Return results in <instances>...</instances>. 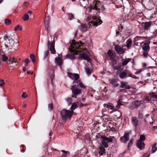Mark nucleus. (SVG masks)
<instances>
[{"instance_id": "obj_1", "label": "nucleus", "mask_w": 157, "mask_h": 157, "mask_svg": "<svg viewBox=\"0 0 157 157\" xmlns=\"http://www.w3.org/2000/svg\"><path fill=\"white\" fill-rule=\"evenodd\" d=\"M72 44L71 45V48L70 49L72 52H75L76 54L82 52L80 55V57L83 59L87 60L88 62H90V59L88 56V51L87 49H84L82 48L83 44L81 42H75V41H73Z\"/></svg>"}, {"instance_id": "obj_2", "label": "nucleus", "mask_w": 157, "mask_h": 157, "mask_svg": "<svg viewBox=\"0 0 157 157\" xmlns=\"http://www.w3.org/2000/svg\"><path fill=\"white\" fill-rule=\"evenodd\" d=\"M90 19H91V21L88 24L86 25V24H81L78 27V29L82 32H85L88 29L91 28L92 26H97L98 25L101 24L102 23V21L98 18L97 16H93L92 18L90 16H87L86 21H88Z\"/></svg>"}, {"instance_id": "obj_3", "label": "nucleus", "mask_w": 157, "mask_h": 157, "mask_svg": "<svg viewBox=\"0 0 157 157\" xmlns=\"http://www.w3.org/2000/svg\"><path fill=\"white\" fill-rule=\"evenodd\" d=\"M140 43V45L143 44L142 46L143 50V56L144 57V58H147L148 57L151 58L148 53V52L150 50L149 42L146 41L145 42H142V43Z\"/></svg>"}, {"instance_id": "obj_4", "label": "nucleus", "mask_w": 157, "mask_h": 157, "mask_svg": "<svg viewBox=\"0 0 157 157\" xmlns=\"http://www.w3.org/2000/svg\"><path fill=\"white\" fill-rule=\"evenodd\" d=\"M74 113L73 111L65 109L62 110L61 112V115L63 120L70 119Z\"/></svg>"}, {"instance_id": "obj_5", "label": "nucleus", "mask_w": 157, "mask_h": 157, "mask_svg": "<svg viewBox=\"0 0 157 157\" xmlns=\"http://www.w3.org/2000/svg\"><path fill=\"white\" fill-rule=\"evenodd\" d=\"M100 4L99 1H93V3L90 4V7L86 9L85 11L86 14L90 13L92 10L100 9L99 6Z\"/></svg>"}, {"instance_id": "obj_6", "label": "nucleus", "mask_w": 157, "mask_h": 157, "mask_svg": "<svg viewBox=\"0 0 157 157\" xmlns=\"http://www.w3.org/2000/svg\"><path fill=\"white\" fill-rule=\"evenodd\" d=\"M1 38L0 39V44L1 47H2V46L4 45L6 48L8 49V50L9 51H10L12 49L14 50H16L17 49V47H14V44H13L12 42H8V44H7L6 43V42H3V41H1Z\"/></svg>"}, {"instance_id": "obj_7", "label": "nucleus", "mask_w": 157, "mask_h": 157, "mask_svg": "<svg viewBox=\"0 0 157 157\" xmlns=\"http://www.w3.org/2000/svg\"><path fill=\"white\" fill-rule=\"evenodd\" d=\"M131 132V131H128L124 132V136L121 137L120 139V141L121 143L125 144L129 140V135Z\"/></svg>"}, {"instance_id": "obj_8", "label": "nucleus", "mask_w": 157, "mask_h": 157, "mask_svg": "<svg viewBox=\"0 0 157 157\" xmlns=\"http://www.w3.org/2000/svg\"><path fill=\"white\" fill-rule=\"evenodd\" d=\"M142 101H134L130 104L129 107L132 110L137 109L141 104H142Z\"/></svg>"}, {"instance_id": "obj_9", "label": "nucleus", "mask_w": 157, "mask_h": 157, "mask_svg": "<svg viewBox=\"0 0 157 157\" xmlns=\"http://www.w3.org/2000/svg\"><path fill=\"white\" fill-rule=\"evenodd\" d=\"M131 123L132 126L136 129L139 125V121L136 117H132L131 118Z\"/></svg>"}, {"instance_id": "obj_10", "label": "nucleus", "mask_w": 157, "mask_h": 157, "mask_svg": "<svg viewBox=\"0 0 157 157\" xmlns=\"http://www.w3.org/2000/svg\"><path fill=\"white\" fill-rule=\"evenodd\" d=\"M4 40L2 41V39H1V40L3 42H6V43L8 44V42L11 41V42L13 43V44H17V43H15L13 40H12V38H11L7 34H5L3 36Z\"/></svg>"}, {"instance_id": "obj_11", "label": "nucleus", "mask_w": 157, "mask_h": 157, "mask_svg": "<svg viewBox=\"0 0 157 157\" xmlns=\"http://www.w3.org/2000/svg\"><path fill=\"white\" fill-rule=\"evenodd\" d=\"M50 44V51L51 53L53 54H55L56 52L55 48V41L54 40H53L52 41V42L50 43V41H48V45L49 47V46Z\"/></svg>"}, {"instance_id": "obj_12", "label": "nucleus", "mask_w": 157, "mask_h": 157, "mask_svg": "<svg viewBox=\"0 0 157 157\" xmlns=\"http://www.w3.org/2000/svg\"><path fill=\"white\" fill-rule=\"evenodd\" d=\"M71 88L72 93L75 95H77L81 92V90L80 89L76 88L75 85L72 86Z\"/></svg>"}, {"instance_id": "obj_13", "label": "nucleus", "mask_w": 157, "mask_h": 157, "mask_svg": "<svg viewBox=\"0 0 157 157\" xmlns=\"http://www.w3.org/2000/svg\"><path fill=\"white\" fill-rule=\"evenodd\" d=\"M118 81V79L116 78H110L109 79L110 84L113 85L114 87H118L119 85V84L117 83Z\"/></svg>"}, {"instance_id": "obj_14", "label": "nucleus", "mask_w": 157, "mask_h": 157, "mask_svg": "<svg viewBox=\"0 0 157 157\" xmlns=\"http://www.w3.org/2000/svg\"><path fill=\"white\" fill-rule=\"evenodd\" d=\"M115 49L117 53L119 54H122L124 52V48L122 47L119 46L118 45H117L115 46Z\"/></svg>"}, {"instance_id": "obj_15", "label": "nucleus", "mask_w": 157, "mask_h": 157, "mask_svg": "<svg viewBox=\"0 0 157 157\" xmlns=\"http://www.w3.org/2000/svg\"><path fill=\"white\" fill-rule=\"evenodd\" d=\"M136 145L138 148L140 150H142L144 148L145 145L143 142L137 141Z\"/></svg>"}, {"instance_id": "obj_16", "label": "nucleus", "mask_w": 157, "mask_h": 157, "mask_svg": "<svg viewBox=\"0 0 157 157\" xmlns=\"http://www.w3.org/2000/svg\"><path fill=\"white\" fill-rule=\"evenodd\" d=\"M152 24V22L151 21L146 22L144 23V29L146 30H148L150 28Z\"/></svg>"}, {"instance_id": "obj_17", "label": "nucleus", "mask_w": 157, "mask_h": 157, "mask_svg": "<svg viewBox=\"0 0 157 157\" xmlns=\"http://www.w3.org/2000/svg\"><path fill=\"white\" fill-rule=\"evenodd\" d=\"M79 77L78 74H74V78L75 80L73 81V83H79L80 81V80L78 79Z\"/></svg>"}, {"instance_id": "obj_18", "label": "nucleus", "mask_w": 157, "mask_h": 157, "mask_svg": "<svg viewBox=\"0 0 157 157\" xmlns=\"http://www.w3.org/2000/svg\"><path fill=\"white\" fill-rule=\"evenodd\" d=\"M101 138L102 139L104 140L105 141L108 143L111 142L113 141V139L109 137H107L106 136L102 135L101 136Z\"/></svg>"}, {"instance_id": "obj_19", "label": "nucleus", "mask_w": 157, "mask_h": 157, "mask_svg": "<svg viewBox=\"0 0 157 157\" xmlns=\"http://www.w3.org/2000/svg\"><path fill=\"white\" fill-rule=\"evenodd\" d=\"M132 40L131 38L128 39L126 41V46L128 49H129L131 48L132 46Z\"/></svg>"}, {"instance_id": "obj_20", "label": "nucleus", "mask_w": 157, "mask_h": 157, "mask_svg": "<svg viewBox=\"0 0 157 157\" xmlns=\"http://www.w3.org/2000/svg\"><path fill=\"white\" fill-rule=\"evenodd\" d=\"M127 83L126 82H121L120 87L121 88H125L126 89H129L130 86L129 85H127Z\"/></svg>"}, {"instance_id": "obj_21", "label": "nucleus", "mask_w": 157, "mask_h": 157, "mask_svg": "<svg viewBox=\"0 0 157 157\" xmlns=\"http://www.w3.org/2000/svg\"><path fill=\"white\" fill-rule=\"evenodd\" d=\"M55 59L56 63L60 66H61L62 63L61 59L60 58H56Z\"/></svg>"}, {"instance_id": "obj_22", "label": "nucleus", "mask_w": 157, "mask_h": 157, "mask_svg": "<svg viewBox=\"0 0 157 157\" xmlns=\"http://www.w3.org/2000/svg\"><path fill=\"white\" fill-rule=\"evenodd\" d=\"M49 75L51 79V82L52 83L53 80L54 78V71L53 70H51V72L49 74Z\"/></svg>"}, {"instance_id": "obj_23", "label": "nucleus", "mask_w": 157, "mask_h": 157, "mask_svg": "<svg viewBox=\"0 0 157 157\" xmlns=\"http://www.w3.org/2000/svg\"><path fill=\"white\" fill-rule=\"evenodd\" d=\"M80 4L82 6L85 7L89 4V1H81Z\"/></svg>"}, {"instance_id": "obj_24", "label": "nucleus", "mask_w": 157, "mask_h": 157, "mask_svg": "<svg viewBox=\"0 0 157 157\" xmlns=\"http://www.w3.org/2000/svg\"><path fill=\"white\" fill-rule=\"evenodd\" d=\"M78 102L73 103L70 109L72 110L75 109L78 106Z\"/></svg>"}, {"instance_id": "obj_25", "label": "nucleus", "mask_w": 157, "mask_h": 157, "mask_svg": "<svg viewBox=\"0 0 157 157\" xmlns=\"http://www.w3.org/2000/svg\"><path fill=\"white\" fill-rule=\"evenodd\" d=\"M145 39V37H141L139 36H136L134 38V41H136L138 40H144Z\"/></svg>"}, {"instance_id": "obj_26", "label": "nucleus", "mask_w": 157, "mask_h": 157, "mask_svg": "<svg viewBox=\"0 0 157 157\" xmlns=\"http://www.w3.org/2000/svg\"><path fill=\"white\" fill-rule=\"evenodd\" d=\"M131 60V59L128 58L123 61L122 63V65L123 66L126 65Z\"/></svg>"}, {"instance_id": "obj_27", "label": "nucleus", "mask_w": 157, "mask_h": 157, "mask_svg": "<svg viewBox=\"0 0 157 157\" xmlns=\"http://www.w3.org/2000/svg\"><path fill=\"white\" fill-rule=\"evenodd\" d=\"M66 57L68 58L72 59H75V55L73 54H68L66 55Z\"/></svg>"}, {"instance_id": "obj_28", "label": "nucleus", "mask_w": 157, "mask_h": 157, "mask_svg": "<svg viewBox=\"0 0 157 157\" xmlns=\"http://www.w3.org/2000/svg\"><path fill=\"white\" fill-rule=\"evenodd\" d=\"M3 62H6L8 59V57L4 53L1 57V59Z\"/></svg>"}, {"instance_id": "obj_29", "label": "nucleus", "mask_w": 157, "mask_h": 157, "mask_svg": "<svg viewBox=\"0 0 157 157\" xmlns=\"http://www.w3.org/2000/svg\"><path fill=\"white\" fill-rule=\"evenodd\" d=\"M157 144L155 143L152 146V150L151 152V153H155L157 150V148L156 147Z\"/></svg>"}, {"instance_id": "obj_30", "label": "nucleus", "mask_w": 157, "mask_h": 157, "mask_svg": "<svg viewBox=\"0 0 157 157\" xmlns=\"http://www.w3.org/2000/svg\"><path fill=\"white\" fill-rule=\"evenodd\" d=\"M151 96L153 98L155 99V100L153 101L154 102H157V95L155 93L152 92L151 93Z\"/></svg>"}, {"instance_id": "obj_31", "label": "nucleus", "mask_w": 157, "mask_h": 157, "mask_svg": "<svg viewBox=\"0 0 157 157\" xmlns=\"http://www.w3.org/2000/svg\"><path fill=\"white\" fill-rule=\"evenodd\" d=\"M127 75V74L124 71L122 72L120 74L119 76L121 78H124Z\"/></svg>"}, {"instance_id": "obj_32", "label": "nucleus", "mask_w": 157, "mask_h": 157, "mask_svg": "<svg viewBox=\"0 0 157 157\" xmlns=\"http://www.w3.org/2000/svg\"><path fill=\"white\" fill-rule=\"evenodd\" d=\"M100 150L99 151V154L100 155H102L105 152V149L103 147H101L100 148Z\"/></svg>"}, {"instance_id": "obj_33", "label": "nucleus", "mask_w": 157, "mask_h": 157, "mask_svg": "<svg viewBox=\"0 0 157 157\" xmlns=\"http://www.w3.org/2000/svg\"><path fill=\"white\" fill-rule=\"evenodd\" d=\"M102 140L101 141V143L102 144V145L104 147H105L107 148L108 146V144L107 143V142H106L104 140L102 139Z\"/></svg>"}, {"instance_id": "obj_34", "label": "nucleus", "mask_w": 157, "mask_h": 157, "mask_svg": "<svg viewBox=\"0 0 157 157\" xmlns=\"http://www.w3.org/2000/svg\"><path fill=\"white\" fill-rule=\"evenodd\" d=\"M61 151L63 153L62 155H61L60 157H66L67 156V153L69 152L68 151H65L64 150H62Z\"/></svg>"}, {"instance_id": "obj_35", "label": "nucleus", "mask_w": 157, "mask_h": 157, "mask_svg": "<svg viewBox=\"0 0 157 157\" xmlns=\"http://www.w3.org/2000/svg\"><path fill=\"white\" fill-rule=\"evenodd\" d=\"M85 71L87 74L88 75H90L91 73L90 70V69L89 67H87L85 68Z\"/></svg>"}, {"instance_id": "obj_36", "label": "nucleus", "mask_w": 157, "mask_h": 157, "mask_svg": "<svg viewBox=\"0 0 157 157\" xmlns=\"http://www.w3.org/2000/svg\"><path fill=\"white\" fill-rule=\"evenodd\" d=\"M68 19L70 20H71L74 18V16L72 13H67Z\"/></svg>"}, {"instance_id": "obj_37", "label": "nucleus", "mask_w": 157, "mask_h": 157, "mask_svg": "<svg viewBox=\"0 0 157 157\" xmlns=\"http://www.w3.org/2000/svg\"><path fill=\"white\" fill-rule=\"evenodd\" d=\"M145 136L143 135H141L140 136V139L137 141H140L143 142V141L145 140Z\"/></svg>"}, {"instance_id": "obj_38", "label": "nucleus", "mask_w": 157, "mask_h": 157, "mask_svg": "<svg viewBox=\"0 0 157 157\" xmlns=\"http://www.w3.org/2000/svg\"><path fill=\"white\" fill-rule=\"evenodd\" d=\"M67 101L68 103V105H70L72 104V99L71 98H68L67 99Z\"/></svg>"}, {"instance_id": "obj_39", "label": "nucleus", "mask_w": 157, "mask_h": 157, "mask_svg": "<svg viewBox=\"0 0 157 157\" xmlns=\"http://www.w3.org/2000/svg\"><path fill=\"white\" fill-rule=\"evenodd\" d=\"M123 104L121 103V101L119 100L117 103V105L116 106V108L117 109H119L120 108V106Z\"/></svg>"}, {"instance_id": "obj_40", "label": "nucleus", "mask_w": 157, "mask_h": 157, "mask_svg": "<svg viewBox=\"0 0 157 157\" xmlns=\"http://www.w3.org/2000/svg\"><path fill=\"white\" fill-rule=\"evenodd\" d=\"M29 17L28 15L27 14H25L23 18V20L24 21H26L29 19Z\"/></svg>"}, {"instance_id": "obj_41", "label": "nucleus", "mask_w": 157, "mask_h": 157, "mask_svg": "<svg viewBox=\"0 0 157 157\" xmlns=\"http://www.w3.org/2000/svg\"><path fill=\"white\" fill-rule=\"evenodd\" d=\"M127 77H132L134 79H139V78L135 75H133L132 74L130 73L128 75Z\"/></svg>"}, {"instance_id": "obj_42", "label": "nucleus", "mask_w": 157, "mask_h": 157, "mask_svg": "<svg viewBox=\"0 0 157 157\" xmlns=\"http://www.w3.org/2000/svg\"><path fill=\"white\" fill-rule=\"evenodd\" d=\"M48 109L50 111H51L53 108V106L52 103L49 104L48 105Z\"/></svg>"}, {"instance_id": "obj_43", "label": "nucleus", "mask_w": 157, "mask_h": 157, "mask_svg": "<svg viewBox=\"0 0 157 157\" xmlns=\"http://www.w3.org/2000/svg\"><path fill=\"white\" fill-rule=\"evenodd\" d=\"M5 24L7 25H10L11 23V21L8 19H6L5 20Z\"/></svg>"}, {"instance_id": "obj_44", "label": "nucleus", "mask_w": 157, "mask_h": 157, "mask_svg": "<svg viewBox=\"0 0 157 157\" xmlns=\"http://www.w3.org/2000/svg\"><path fill=\"white\" fill-rule=\"evenodd\" d=\"M133 139H131L129 141L128 144V147L129 148V147H131L133 144Z\"/></svg>"}, {"instance_id": "obj_45", "label": "nucleus", "mask_w": 157, "mask_h": 157, "mask_svg": "<svg viewBox=\"0 0 157 157\" xmlns=\"http://www.w3.org/2000/svg\"><path fill=\"white\" fill-rule=\"evenodd\" d=\"M30 58L32 59V61L34 63L35 62V56L33 54H31L30 56Z\"/></svg>"}, {"instance_id": "obj_46", "label": "nucleus", "mask_w": 157, "mask_h": 157, "mask_svg": "<svg viewBox=\"0 0 157 157\" xmlns=\"http://www.w3.org/2000/svg\"><path fill=\"white\" fill-rule=\"evenodd\" d=\"M24 62L25 63V66L27 67L29 63L30 62V61L29 59H26Z\"/></svg>"}, {"instance_id": "obj_47", "label": "nucleus", "mask_w": 157, "mask_h": 157, "mask_svg": "<svg viewBox=\"0 0 157 157\" xmlns=\"http://www.w3.org/2000/svg\"><path fill=\"white\" fill-rule=\"evenodd\" d=\"M49 51H47L44 52V59L47 58L49 53Z\"/></svg>"}, {"instance_id": "obj_48", "label": "nucleus", "mask_w": 157, "mask_h": 157, "mask_svg": "<svg viewBox=\"0 0 157 157\" xmlns=\"http://www.w3.org/2000/svg\"><path fill=\"white\" fill-rule=\"evenodd\" d=\"M68 76L72 79H74V74H73L70 72L68 73Z\"/></svg>"}, {"instance_id": "obj_49", "label": "nucleus", "mask_w": 157, "mask_h": 157, "mask_svg": "<svg viewBox=\"0 0 157 157\" xmlns=\"http://www.w3.org/2000/svg\"><path fill=\"white\" fill-rule=\"evenodd\" d=\"M79 85L80 86V87L82 88H83L84 89H86V86L83 85V83L82 82H79Z\"/></svg>"}, {"instance_id": "obj_50", "label": "nucleus", "mask_w": 157, "mask_h": 157, "mask_svg": "<svg viewBox=\"0 0 157 157\" xmlns=\"http://www.w3.org/2000/svg\"><path fill=\"white\" fill-rule=\"evenodd\" d=\"M18 29L20 31H21L22 30V28H20V25H17L15 27L14 29V30L15 31L17 30Z\"/></svg>"}, {"instance_id": "obj_51", "label": "nucleus", "mask_w": 157, "mask_h": 157, "mask_svg": "<svg viewBox=\"0 0 157 157\" xmlns=\"http://www.w3.org/2000/svg\"><path fill=\"white\" fill-rule=\"evenodd\" d=\"M49 18H46L44 22V25H49Z\"/></svg>"}, {"instance_id": "obj_52", "label": "nucleus", "mask_w": 157, "mask_h": 157, "mask_svg": "<svg viewBox=\"0 0 157 157\" xmlns=\"http://www.w3.org/2000/svg\"><path fill=\"white\" fill-rule=\"evenodd\" d=\"M10 64H13L14 63H16V62L14 60L13 58H10L9 60Z\"/></svg>"}, {"instance_id": "obj_53", "label": "nucleus", "mask_w": 157, "mask_h": 157, "mask_svg": "<svg viewBox=\"0 0 157 157\" xmlns=\"http://www.w3.org/2000/svg\"><path fill=\"white\" fill-rule=\"evenodd\" d=\"M27 97H28V95L26 94V92H23L21 95V97L23 98H26Z\"/></svg>"}, {"instance_id": "obj_54", "label": "nucleus", "mask_w": 157, "mask_h": 157, "mask_svg": "<svg viewBox=\"0 0 157 157\" xmlns=\"http://www.w3.org/2000/svg\"><path fill=\"white\" fill-rule=\"evenodd\" d=\"M108 55L110 57H112L113 56V54L111 50H109L108 52Z\"/></svg>"}, {"instance_id": "obj_55", "label": "nucleus", "mask_w": 157, "mask_h": 157, "mask_svg": "<svg viewBox=\"0 0 157 157\" xmlns=\"http://www.w3.org/2000/svg\"><path fill=\"white\" fill-rule=\"evenodd\" d=\"M5 84L4 81L3 79L0 80V86H2Z\"/></svg>"}, {"instance_id": "obj_56", "label": "nucleus", "mask_w": 157, "mask_h": 157, "mask_svg": "<svg viewBox=\"0 0 157 157\" xmlns=\"http://www.w3.org/2000/svg\"><path fill=\"white\" fill-rule=\"evenodd\" d=\"M103 105L104 107H106L108 108L109 109L110 107H111V105H110V104H104Z\"/></svg>"}, {"instance_id": "obj_57", "label": "nucleus", "mask_w": 157, "mask_h": 157, "mask_svg": "<svg viewBox=\"0 0 157 157\" xmlns=\"http://www.w3.org/2000/svg\"><path fill=\"white\" fill-rule=\"evenodd\" d=\"M3 54V53L0 50V65L2 64V61L1 59V57L2 56V55Z\"/></svg>"}, {"instance_id": "obj_58", "label": "nucleus", "mask_w": 157, "mask_h": 157, "mask_svg": "<svg viewBox=\"0 0 157 157\" xmlns=\"http://www.w3.org/2000/svg\"><path fill=\"white\" fill-rule=\"evenodd\" d=\"M145 100L146 101H147L148 102H152L150 98L149 97H147L145 98Z\"/></svg>"}, {"instance_id": "obj_59", "label": "nucleus", "mask_w": 157, "mask_h": 157, "mask_svg": "<svg viewBox=\"0 0 157 157\" xmlns=\"http://www.w3.org/2000/svg\"><path fill=\"white\" fill-rule=\"evenodd\" d=\"M45 26L46 31L48 33L49 31V25H45Z\"/></svg>"}, {"instance_id": "obj_60", "label": "nucleus", "mask_w": 157, "mask_h": 157, "mask_svg": "<svg viewBox=\"0 0 157 157\" xmlns=\"http://www.w3.org/2000/svg\"><path fill=\"white\" fill-rule=\"evenodd\" d=\"M29 5V3L27 2H24L23 4V6H27Z\"/></svg>"}, {"instance_id": "obj_61", "label": "nucleus", "mask_w": 157, "mask_h": 157, "mask_svg": "<svg viewBox=\"0 0 157 157\" xmlns=\"http://www.w3.org/2000/svg\"><path fill=\"white\" fill-rule=\"evenodd\" d=\"M143 117V115L141 113H139L138 115V117L139 118H142Z\"/></svg>"}, {"instance_id": "obj_62", "label": "nucleus", "mask_w": 157, "mask_h": 157, "mask_svg": "<svg viewBox=\"0 0 157 157\" xmlns=\"http://www.w3.org/2000/svg\"><path fill=\"white\" fill-rule=\"evenodd\" d=\"M141 72H142V70H139V71H137L135 73V75H137V74H139Z\"/></svg>"}, {"instance_id": "obj_63", "label": "nucleus", "mask_w": 157, "mask_h": 157, "mask_svg": "<svg viewBox=\"0 0 157 157\" xmlns=\"http://www.w3.org/2000/svg\"><path fill=\"white\" fill-rule=\"evenodd\" d=\"M114 107L113 106L111 105V107H110L109 109H110L111 110H113L114 109Z\"/></svg>"}, {"instance_id": "obj_64", "label": "nucleus", "mask_w": 157, "mask_h": 157, "mask_svg": "<svg viewBox=\"0 0 157 157\" xmlns=\"http://www.w3.org/2000/svg\"><path fill=\"white\" fill-rule=\"evenodd\" d=\"M143 67H146L147 66L146 64V63H143Z\"/></svg>"}]
</instances>
